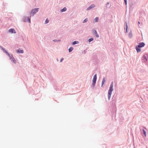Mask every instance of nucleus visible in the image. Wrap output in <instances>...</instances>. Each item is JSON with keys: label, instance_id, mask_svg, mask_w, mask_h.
I'll use <instances>...</instances> for the list:
<instances>
[{"label": "nucleus", "instance_id": "obj_26", "mask_svg": "<svg viewBox=\"0 0 148 148\" xmlns=\"http://www.w3.org/2000/svg\"><path fill=\"white\" fill-rule=\"evenodd\" d=\"M125 4V5H126L127 4V0H124Z\"/></svg>", "mask_w": 148, "mask_h": 148}, {"label": "nucleus", "instance_id": "obj_12", "mask_svg": "<svg viewBox=\"0 0 148 148\" xmlns=\"http://www.w3.org/2000/svg\"><path fill=\"white\" fill-rule=\"evenodd\" d=\"M17 52L19 53H23L24 51L23 50H20L19 49V50H18L17 51Z\"/></svg>", "mask_w": 148, "mask_h": 148}, {"label": "nucleus", "instance_id": "obj_30", "mask_svg": "<svg viewBox=\"0 0 148 148\" xmlns=\"http://www.w3.org/2000/svg\"><path fill=\"white\" fill-rule=\"evenodd\" d=\"M53 41H54V42H57V40L55 39L53 40Z\"/></svg>", "mask_w": 148, "mask_h": 148}, {"label": "nucleus", "instance_id": "obj_10", "mask_svg": "<svg viewBox=\"0 0 148 148\" xmlns=\"http://www.w3.org/2000/svg\"><path fill=\"white\" fill-rule=\"evenodd\" d=\"M125 25L124 27V29L125 30V33H127V29H128V26L127 25V23L126 22H125Z\"/></svg>", "mask_w": 148, "mask_h": 148}, {"label": "nucleus", "instance_id": "obj_1", "mask_svg": "<svg viewBox=\"0 0 148 148\" xmlns=\"http://www.w3.org/2000/svg\"><path fill=\"white\" fill-rule=\"evenodd\" d=\"M113 82H112L110 85L109 89L108 91V99L109 100H110V97L112 94V92L113 90Z\"/></svg>", "mask_w": 148, "mask_h": 148}, {"label": "nucleus", "instance_id": "obj_29", "mask_svg": "<svg viewBox=\"0 0 148 148\" xmlns=\"http://www.w3.org/2000/svg\"><path fill=\"white\" fill-rule=\"evenodd\" d=\"M134 7V6H133V5L132 4V6H130V9L131 8H132V9H133Z\"/></svg>", "mask_w": 148, "mask_h": 148}, {"label": "nucleus", "instance_id": "obj_18", "mask_svg": "<svg viewBox=\"0 0 148 148\" xmlns=\"http://www.w3.org/2000/svg\"><path fill=\"white\" fill-rule=\"evenodd\" d=\"M0 48L1 49L3 50V51L5 53L7 51H6L4 48H3V47L1 46H0Z\"/></svg>", "mask_w": 148, "mask_h": 148}, {"label": "nucleus", "instance_id": "obj_7", "mask_svg": "<svg viewBox=\"0 0 148 148\" xmlns=\"http://www.w3.org/2000/svg\"><path fill=\"white\" fill-rule=\"evenodd\" d=\"M95 6V5L94 4H91L90 6H89L88 8L86 9L87 10H88L90 9H91L92 8H94Z\"/></svg>", "mask_w": 148, "mask_h": 148}, {"label": "nucleus", "instance_id": "obj_35", "mask_svg": "<svg viewBox=\"0 0 148 148\" xmlns=\"http://www.w3.org/2000/svg\"><path fill=\"white\" fill-rule=\"evenodd\" d=\"M57 60L58 61V59H57Z\"/></svg>", "mask_w": 148, "mask_h": 148}, {"label": "nucleus", "instance_id": "obj_6", "mask_svg": "<svg viewBox=\"0 0 148 148\" xmlns=\"http://www.w3.org/2000/svg\"><path fill=\"white\" fill-rule=\"evenodd\" d=\"M26 21H27L29 23H30L31 22L30 18L26 16H24L23 18V22H25Z\"/></svg>", "mask_w": 148, "mask_h": 148}, {"label": "nucleus", "instance_id": "obj_27", "mask_svg": "<svg viewBox=\"0 0 148 148\" xmlns=\"http://www.w3.org/2000/svg\"><path fill=\"white\" fill-rule=\"evenodd\" d=\"M86 50H85L84 51H83L82 52V53H86Z\"/></svg>", "mask_w": 148, "mask_h": 148}, {"label": "nucleus", "instance_id": "obj_32", "mask_svg": "<svg viewBox=\"0 0 148 148\" xmlns=\"http://www.w3.org/2000/svg\"><path fill=\"white\" fill-rule=\"evenodd\" d=\"M109 4V2H108V3H107L106 4V6H107V5H108Z\"/></svg>", "mask_w": 148, "mask_h": 148}, {"label": "nucleus", "instance_id": "obj_20", "mask_svg": "<svg viewBox=\"0 0 148 148\" xmlns=\"http://www.w3.org/2000/svg\"><path fill=\"white\" fill-rule=\"evenodd\" d=\"M99 18L98 17H96L95 18V23H97L98 22V20H99Z\"/></svg>", "mask_w": 148, "mask_h": 148}, {"label": "nucleus", "instance_id": "obj_19", "mask_svg": "<svg viewBox=\"0 0 148 148\" xmlns=\"http://www.w3.org/2000/svg\"><path fill=\"white\" fill-rule=\"evenodd\" d=\"M93 40H94L93 38H90L88 40V42H90L92 41Z\"/></svg>", "mask_w": 148, "mask_h": 148}, {"label": "nucleus", "instance_id": "obj_36", "mask_svg": "<svg viewBox=\"0 0 148 148\" xmlns=\"http://www.w3.org/2000/svg\"><path fill=\"white\" fill-rule=\"evenodd\" d=\"M129 35H130V33L129 34Z\"/></svg>", "mask_w": 148, "mask_h": 148}, {"label": "nucleus", "instance_id": "obj_34", "mask_svg": "<svg viewBox=\"0 0 148 148\" xmlns=\"http://www.w3.org/2000/svg\"><path fill=\"white\" fill-rule=\"evenodd\" d=\"M139 27L140 28V27H141V26H139Z\"/></svg>", "mask_w": 148, "mask_h": 148}, {"label": "nucleus", "instance_id": "obj_2", "mask_svg": "<svg viewBox=\"0 0 148 148\" xmlns=\"http://www.w3.org/2000/svg\"><path fill=\"white\" fill-rule=\"evenodd\" d=\"M145 45V43L143 42H141L138 44V45H137L136 47V49L138 53L140 52L141 51L140 48L144 47Z\"/></svg>", "mask_w": 148, "mask_h": 148}, {"label": "nucleus", "instance_id": "obj_3", "mask_svg": "<svg viewBox=\"0 0 148 148\" xmlns=\"http://www.w3.org/2000/svg\"><path fill=\"white\" fill-rule=\"evenodd\" d=\"M97 79V74H96L94 76L93 78L92 79V82L91 85V88H92L93 90L94 89L95 87V86Z\"/></svg>", "mask_w": 148, "mask_h": 148}, {"label": "nucleus", "instance_id": "obj_22", "mask_svg": "<svg viewBox=\"0 0 148 148\" xmlns=\"http://www.w3.org/2000/svg\"><path fill=\"white\" fill-rule=\"evenodd\" d=\"M112 99L113 101H114V102H115L116 100V98L115 97H114V96H113L112 98Z\"/></svg>", "mask_w": 148, "mask_h": 148}, {"label": "nucleus", "instance_id": "obj_17", "mask_svg": "<svg viewBox=\"0 0 148 148\" xmlns=\"http://www.w3.org/2000/svg\"><path fill=\"white\" fill-rule=\"evenodd\" d=\"M66 9H66V8L65 7L63 9H62L60 11H61V12H64L66 11Z\"/></svg>", "mask_w": 148, "mask_h": 148}, {"label": "nucleus", "instance_id": "obj_23", "mask_svg": "<svg viewBox=\"0 0 148 148\" xmlns=\"http://www.w3.org/2000/svg\"><path fill=\"white\" fill-rule=\"evenodd\" d=\"M133 35L132 33V31H130V38H132Z\"/></svg>", "mask_w": 148, "mask_h": 148}, {"label": "nucleus", "instance_id": "obj_25", "mask_svg": "<svg viewBox=\"0 0 148 148\" xmlns=\"http://www.w3.org/2000/svg\"><path fill=\"white\" fill-rule=\"evenodd\" d=\"M88 21V19L87 18H86L83 21V23H84Z\"/></svg>", "mask_w": 148, "mask_h": 148}, {"label": "nucleus", "instance_id": "obj_9", "mask_svg": "<svg viewBox=\"0 0 148 148\" xmlns=\"http://www.w3.org/2000/svg\"><path fill=\"white\" fill-rule=\"evenodd\" d=\"M10 59L11 60L12 62H13L15 64L16 63V61L15 60V58L12 56Z\"/></svg>", "mask_w": 148, "mask_h": 148}, {"label": "nucleus", "instance_id": "obj_15", "mask_svg": "<svg viewBox=\"0 0 148 148\" xmlns=\"http://www.w3.org/2000/svg\"><path fill=\"white\" fill-rule=\"evenodd\" d=\"M106 82V79H105V78H103V79H102V83H101V87H102V86H103V85L104 84V83H105Z\"/></svg>", "mask_w": 148, "mask_h": 148}, {"label": "nucleus", "instance_id": "obj_16", "mask_svg": "<svg viewBox=\"0 0 148 148\" xmlns=\"http://www.w3.org/2000/svg\"><path fill=\"white\" fill-rule=\"evenodd\" d=\"M73 50V48L72 47H70L68 49L69 52V53L71 52Z\"/></svg>", "mask_w": 148, "mask_h": 148}, {"label": "nucleus", "instance_id": "obj_33", "mask_svg": "<svg viewBox=\"0 0 148 148\" xmlns=\"http://www.w3.org/2000/svg\"><path fill=\"white\" fill-rule=\"evenodd\" d=\"M138 24H140V22L139 21H138Z\"/></svg>", "mask_w": 148, "mask_h": 148}, {"label": "nucleus", "instance_id": "obj_8", "mask_svg": "<svg viewBox=\"0 0 148 148\" xmlns=\"http://www.w3.org/2000/svg\"><path fill=\"white\" fill-rule=\"evenodd\" d=\"M9 32L11 33L15 34L16 33V31L13 28H11L9 29Z\"/></svg>", "mask_w": 148, "mask_h": 148}, {"label": "nucleus", "instance_id": "obj_4", "mask_svg": "<svg viewBox=\"0 0 148 148\" xmlns=\"http://www.w3.org/2000/svg\"><path fill=\"white\" fill-rule=\"evenodd\" d=\"M39 8L32 9L30 12L31 15L34 16L39 11Z\"/></svg>", "mask_w": 148, "mask_h": 148}, {"label": "nucleus", "instance_id": "obj_5", "mask_svg": "<svg viewBox=\"0 0 148 148\" xmlns=\"http://www.w3.org/2000/svg\"><path fill=\"white\" fill-rule=\"evenodd\" d=\"M92 32L93 34L96 36V37L97 38H99V36L97 34V31L96 29H92Z\"/></svg>", "mask_w": 148, "mask_h": 148}, {"label": "nucleus", "instance_id": "obj_11", "mask_svg": "<svg viewBox=\"0 0 148 148\" xmlns=\"http://www.w3.org/2000/svg\"><path fill=\"white\" fill-rule=\"evenodd\" d=\"M5 53L9 56L10 59L13 56L12 55L10 54L9 53H8L7 51Z\"/></svg>", "mask_w": 148, "mask_h": 148}, {"label": "nucleus", "instance_id": "obj_31", "mask_svg": "<svg viewBox=\"0 0 148 148\" xmlns=\"http://www.w3.org/2000/svg\"><path fill=\"white\" fill-rule=\"evenodd\" d=\"M61 41L60 40H57V42H60Z\"/></svg>", "mask_w": 148, "mask_h": 148}, {"label": "nucleus", "instance_id": "obj_21", "mask_svg": "<svg viewBox=\"0 0 148 148\" xmlns=\"http://www.w3.org/2000/svg\"><path fill=\"white\" fill-rule=\"evenodd\" d=\"M143 134L145 136H146V132L145 130L144 129H143Z\"/></svg>", "mask_w": 148, "mask_h": 148}, {"label": "nucleus", "instance_id": "obj_13", "mask_svg": "<svg viewBox=\"0 0 148 148\" xmlns=\"http://www.w3.org/2000/svg\"><path fill=\"white\" fill-rule=\"evenodd\" d=\"M79 43V42L78 41H75L72 43L73 45H74L76 44H78Z\"/></svg>", "mask_w": 148, "mask_h": 148}, {"label": "nucleus", "instance_id": "obj_24", "mask_svg": "<svg viewBox=\"0 0 148 148\" xmlns=\"http://www.w3.org/2000/svg\"><path fill=\"white\" fill-rule=\"evenodd\" d=\"M49 20L47 18L45 20V24H46L48 23H49Z\"/></svg>", "mask_w": 148, "mask_h": 148}, {"label": "nucleus", "instance_id": "obj_28", "mask_svg": "<svg viewBox=\"0 0 148 148\" xmlns=\"http://www.w3.org/2000/svg\"><path fill=\"white\" fill-rule=\"evenodd\" d=\"M63 60H64V58H61L60 59V62H61L62 61H63Z\"/></svg>", "mask_w": 148, "mask_h": 148}, {"label": "nucleus", "instance_id": "obj_14", "mask_svg": "<svg viewBox=\"0 0 148 148\" xmlns=\"http://www.w3.org/2000/svg\"><path fill=\"white\" fill-rule=\"evenodd\" d=\"M147 54H145L144 55H143L142 57L143 59L145 60V61H147Z\"/></svg>", "mask_w": 148, "mask_h": 148}]
</instances>
